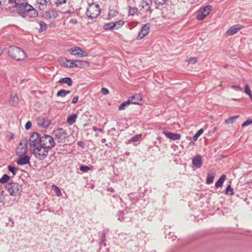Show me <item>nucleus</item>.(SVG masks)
<instances>
[{
  "mask_svg": "<svg viewBox=\"0 0 252 252\" xmlns=\"http://www.w3.org/2000/svg\"><path fill=\"white\" fill-rule=\"evenodd\" d=\"M139 2L140 4L138 14L143 18L149 17L152 12L150 7L151 0H146L145 1H139Z\"/></svg>",
  "mask_w": 252,
  "mask_h": 252,
  "instance_id": "1",
  "label": "nucleus"
},
{
  "mask_svg": "<svg viewBox=\"0 0 252 252\" xmlns=\"http://www.w3.org/2000/svg\"><path fill=\"white\" fill-rule=\"evenodd\" d=\"M8 53L10 57L17 61L23 60L26 57L25 52L21 48L15 46L10 47Z\"/></svg>",
  "mask_w": 252,
  "mask_h": 252,
  "instance_id": "2",
  "label": "nucleus"
},
{
  "mask_svg": "<svg viewBox=\"0 0 252 252\" xmlns=\"http://www.w3.org/2000/svg\"><path fill=\"white\" fill-rule=\"evenodd\" d=\"M55 145L53 136L47 134H43L41 136L40 146L44 148L51 149Z\"/></svg>",
  "mask_w": 252,
  "mask_h": 252,
  "instance_id": "3",
  "label": "nucleus"
},
{
  "mask_svg": "<svg viewBox=\"0 0 252 252\" xmlns=\"http://www.w3.org/2000/svg\"><path fill=\"white\" fill-rule=\"evenodd\" d=\"M100 8L97 4H89L87 9L86 14L91 19L96 18L100 14Z\"/></svg>",
  "mask_w": 252,
  "mask_h": 252,
  "instance_id": "4",
  "label": "nucleus"
},
{
  "mask_svg": "<svg viewBox=\"0 0 252 252\" xmlns=\"http://www.w3.org/2000/svg\"><path fill=\"white\" fill-rule=\"evenodd\" d=\"M48 148H44L41 146H37L33 150V154L39 160L45 159L48 153Z\"/></svg>",
  "mask_w": 252,
  "mask_h": 252,
  "instance_id": "5",
  "label": "nucleus"
},
{
  "mask_svg": "<svg viewBox=\"0 0 252 252\" xmlns=\"http://www.w3.org/2000/svg\"><path fill=\"white\" fill-rule=\"evenodd\" d=\"M5 189L7 190L10 195L16 196L20 193V186L15 182L7 183L5 186Z\"/></svg>",
  "mask_w": 252,
  "mask_h": 252,
  "instance_id": "6",
  "label": "nucleus"
},
{
  "mask_svg": "<svg viewBox=\"0 0 252 252\" xmlns=\"http://www.w3.org/2000/svg\"><path fill=\"white\" fill-rule=\"evenodd\" d=\"M19 15L23 18L29 20L31 18H35L38 16L37 11L32 5L25 11H21Z\"/></svg>",
  "mask_w": 252,
  "mask_h": 252,
  "instance_id": "7",
  "label": "nucleus"
},
{
  "mask_svg": "<svg viewBox=\"0 0 252 252\" xmlns=\"http://www.w3.org/2000/svg\"><path fill=\"white\" fill-rule=\"evenodd\" d=\"M53 135L58 142L62 143L67 137V133L65 130L60 128L53 131Z\"/></svg>",
  "mask_w": 252,
  "mask_h": 252,
  "instance_id": "8",
  "label": "nucleus"
},
{
  "mask_svg": "<svg viewBox=\"0 0 252 252\" xmlns=\"http://www.w3.org/2000/svg\"><path fill=\"white\" fill-rule=\"evenodd\" d=\"M212 9L211 5H208L201 8L198 11L196 18L198 20H202L209 14Z\"/></svg>",
  "mask_w": 252,
  "mask_h": 252,
  "instance_id": "9",
  "label": "nucleus"
},
{
  "mask_svg": "<svg viewBox=\"0 0 252 252\" xmlns=\"http://www.w3.org/2000/svg\"><path fill=\"white\" fill-rule=\"evenodd\" d=\"M41 136L36 132H34L29 139V146L31 147H36L40 145Z\"/></svg>",
  "mask_w": 252,
  "mask_h": 252,
  "instance_id": "10",
  "label": "nucleus"
},
{
  "mask_svg": "<svg viewBox=\"0 0 252 252\" xmlns=\"http://www.w3.org/2000/svg\"><path fill=\"white\" fill-rule=\"evenodd\" d=\"M68 52L71 55L80 57H87L88 56V54L87 52L84 51L77 46L70 48L68 50Z\"/></svg>",
  "mask_w": 252,
  "mask_h": 252,
  "instance_id": "11",
  "label": "nucleus"
},
{
  "mask_svg": "<svg viewBox=\"0 0 252 252\" xmlns=\"http://www.w3.org/2000/svg\"><path fill=\"white\" fill-rule=\"evenodd\" d=\"M150 24L149 23H147L146 24H144L140 31L139 32L138 35L137 37V39L138 40H140L143 38L145 36H146L150 31Z\"/></svg>",
  "mask_w": 252,
  "mask_h": 252,
  "instance_id": "12",
  "label": "nucleus"
},
{
  "mask_svg": "<svg viewBox=\"0 0 252 252\" xmlns=\"http://www.w3.org/2000/svg\"><path fill=\"white\" fill-rule=\"evenodd\" d=\"M37 125L39 127H47L51 124V121L47 117H38L37 119Z\"/></svg>",
  "mask_w": 252,
  "mask_h": 252,
  "instance_id": "13",
  "label": "nucleus"
},
{
  "mask_svg": "<svg viewBox=\"0 0 252 252\" xmlns=\"http://www.w3.org/2000/svg\"><path fill=\"white\" fill-rule=\"evenodd\" d=\"M243 28V26L239 24L231 26L226 32L228 36L232 35L237 33Z\"/></svg>",
  "mask_w": 252,
  "mask_h": 252,
  "instance_id": "14",
  "label": "nucleus"
},
{
  "mask_svg": "<svg viewBox=\"0 0 252 252\" xmlns=\"http://www.w3.org/2000/svg\"><path fill=\"white\" fill-rule=\"evenodd\" d=\"M192 163L196 168H199L202 164V157L200 155L195 156L192 160Z\"/></svg>",
  "mask_w": 252,
  "mask_h": 252,
  "instance_id": "15",
  "label": "nucleus"
},
{
  "mask_svg": "<svg viewBox=\"0 0 252 252\" xmlns=\"http://www.w3.org/2000/svg\"><path fill=\"white\" fill-rule=\"evenodd\" d=\"M163 133L167 138L173 140H179L181 138V135L178 133H173L168 131H163Z\"/></svg>",
  "mask_w": 252,
  "mask_h": 252,
  "instance_id": "16",
  "label": "nucleus"
},
{
  "mask_svg": "<svg viewBox=\"0 0 252 252\" xmlns=\"http://www.w3.org/2000/svg\"><path fill=\"white\" fill-rule=\"evenodd\" d=\"M30 158L28 155L21 156L17 160V163L20 165H26L30 163Z\"/></svg>",
  "mask_w": 252,
  "mask_h": 252,
  "instance_id": "17",
  "label": "nucleus"
},
{
  "mask_svg": "<svg viewBox=\"0 0 252 252\" xmlns=\"http://www.w3.org/2000/svg\"><path fill=\"white\" fill-rule=\"evenodd\" d=\"M58 16V12L55 10L46 11L44 14V17L47 19H56Z\"/></svg>",
  "mask_w": 252,
  "mask_h": 252,
  "instance_id": "18",
  "label": "nucleus"
},
{
  "mask_svg": "<svg viewBox=\"0 0 252 252\" xmlns=\"http://www.w3.org/2000/svg\"><path fill=\"white\" fill-rule=\"evenodd\" d=\"M128 100H130L131 104L141 105L140 102L142 101V97L140 94H136L130 97Z\"/></svg>",
  "mask_w": 252,
  "mask_h": 252,
  "instance_id": "19",
  "label": "nucleus"
},
{
  "mask_svg": "<svg viewBox=\"0 0 252 252\" xmlns=\"http://www.w3.org/2000/svg\"><path fill=\"white\" fill-rule=\"evenodd\" d=\"M36 2V7H38L40 10L45 9L47 6L48 2L47 0H37Z\"/></svg>",
  "mask_w": 252,
  "mask_h": 252,
  "instance_id": "20",
  "label": "nucleus"
},
{
  "mask_svg": "<svg viewBox=\"0 0 252 252\" xmlns=\"http://www.w3.org/2000/svg\"><path fill=\"white\" fill-rule=\"evenodd\" d=\"M30 4L28 3H25L24 4H21V5L17 6V7L15 8L16 11L18 14H20L21 11H26L27 9H28L30 6Z\"/></svg>",
  "mask_w": 252,
  "mask_h": 252,
  "instance_id": "21",
  "label": "nucleus"
},
{
  "mask_svg": "<svg viewBox=\"0 0 252 252\" xmlns=\"http://www.w3.org/2000/svg\"><path fill=\"white\" fill-rule=\"evenodd\" d=\"M19 97L17 94H11L10 99L9 100L10 104L11 106H15L18 103Z\"/></svg>",
  "mask_w": 252,
  "mask_h": 252,
  "instance_id": "22",
  "label": "nucleus"
},
{
  "mask_svg": "<svg viewBox=\"0 0 252 252\" xmlns=\"http://www.w3.org/2000/svg\"><path fill=\"white\" fill-rule=\"evenodd\" d=\"M226 178V175H222L215 183V187L218 188L222 186L223 183Z\"/></svg>",
  "mask_w": 252,
  "mask_h": 252,
  "instance_id": "23",
  "label": "nucleus"
},
{
  "mask_svg": "<svg viewBox=\"0 0 252 252\" xmlns=\"http://www.w3.org/2000/svg\"><path fill=\"white\" fill-rule=\"evenodd\" d=\"M76 62L77 67L83 68L88 66L89 65L88 62L84 60H76Z\"/></svg>",
  "mask_w": 252,
  "mask_h": 252,
  "instance_id": "24",
  "label": "nucleus"
},
{
  "mask_svg": "<svg viewBox=\"0 0 252 252\" xmlns=\"http://www.w3.org/2000/svg\"><path fill=\"white\" fill-rule=\"evenodd\" d=\"M214 176V174L213 172L209 171L207 173L206 183L209 185L212 184L213 182Z\"/></svg>",
  "mask_w": 252,
  "mask_h": 252,
  "instance_id": "25",
  "label": "nucleus"
},
{
  "mask_svg": "<svg viewBox=\"0 0 252 252\" xmlns=\"http://www.w3.org/2000/svg\"><path fill=\"white\" fill-rule=\"evenodd\" d=\"M59 61L62 66L65 67H68L69 60H68L63 57H60L59 59Z\"/></svg>",
  "mask_w": 252,
  "mask_h": 252,
  "instance_id": "26",
  "label": "nucleus"
},
{
  "mask_svg": "<svg viewBox=\"0 0 252 252\" xmlns=\"http://www.w3.org/2000/svg\"><path fill=\"white\" fill-rule=\"evenodd\" d=\"M116 24H114L113 22H111L107 24H105L103 26V29L105 30H111L115 29Z\"/></svg>",
  "mask_w": 252,
  "mask_h": 252,
  "instance_id": "27",
  "label": "nucleus"
},
{
  "mask_svg": "<svg viewBox=\"0 0 252 252\" xmlns=\"http://www.w3.org/2000/svg\"><path fill=\"white\" fill-rule=\"evenodd\" d=\"M70 93V91H66L65 90H59L57 94V96H60V97H64L67 94H69Z\"/></svg>",
  "mask_w": 252,
  "mask_h": 252,
  "instance_id": "28",
  "label": "nucleus"
},
{
  "mask_svg": "<svg viewBox=\"0 0 252 252\" xmlns=\"http://www.w3.org/2000/svg\"><path fill=\"white\" fill-rule=\"evenodd\" d=\"M76 118H77L76 114L71 115L68 117L67 119V122L69 125H72L75 122Z\"/></svg>",
  "mask_w": 252,
  "mask_h": 252,
  "instance_id": "29",
  "label": "nucleus"
},
{
  "mask_svg": "<svg viewBox=\"0 0 252 252\" xmlns=\"http://www.w3.org/2000/svg\"><path fill=\"white\" fill-rule=\"evenodd\" d=\"M128 13L130 15L133 16L134 14L139 15L138 14V10L135 7H128Z\"/></svg>",
  "mask_w": 252,
  "mask_h": 252,
  "instance_id": "30",
  "label": "nucleus"
},
{
  "mask_svg": "<svg viewBox=\"0 0 252 252\" xmlns=\"http://www.w3.org/2000/svg\"><path fill=\"white\" fill-rule=\"evenodd\" d=\"M239 116H234L232 117H230L225 121V124L228 125V124H231L234 123V122L238 118Z\"/></svg>",
  "mask_w": 252,
  "mask_h": 252,
  "instance_id": "31",
  "label": "nucleus"
},
{
  "mask_svg": "<svg viewBox=\"0 0 252 252\" xmlns=\"http://www.w3.org/2000/svg\"><path fill=\"white\" fill-rule=\"evenodd\" d=\"M39 24L40 26V29H39V32H40L45 31L47 28V24L43 21H40L39 22Z\"/></svg>",
  "mask_w": 252,
  "mask_h": 252,
  "instance_id": "32",
  "label": "nucleus"
},
{
  "mask_svg": "<svg viewBox=\"0 0 252 252\" xmlns=\"http://www.w3.org/2000/svg\"><path fill=\"white\" fill-rule=\"evenodd\" d=\"M130 103V100H127L126 101L123 102L119 106V110H123L125 109V107L129 105Z\"/></svg>",
  "mask_w": 252,
  "mask_h": 252,
  "instance_id": "33",
  "label": "nucleus"
},
{
  "mask_svg": "<svg viewBox=\"0 0 252 252\" xmlns=\"http://www.w3.org/2000/svg\"><path fill=\"white\" fill-rule=\"evenodd\" d=\"M10 179V177L7 174H4L2 177L0 179V183L4 184L7 183Z\"/></svg>",
  "mask_w": 252,
  "mask_h": 252,
  "instance_id": "34",
  "label": "nucleus"
},
{
  "mask_svg": "<svg viewBox=\"0 0 252 252\" xmlns=\"http://www.w3.org/2000/svg\"><path fill=\"white\" fill-rule=\"evenodd\" d=\"M225 193L227 195H232L233 194V189L231 187V185H228L226 188Z\"/></svg>",
  "mask_w": 252,
  "mask_h": 252,
  "instance_id": "35",
  "label": "nucleus"
},
{
  "mask_svg": "<svg viewBox=\"0 0 252 252\" xmlns=\"http://www.w3.org/2000/svg\"><path fill=\"white\" fill-rule=\"evenodd\" d=\"M8 169L11 172L13 175H15L16 174V171L19 169L18 168H16L11 165H8Z\"/></svg>",
  "mask_w": 252,
  "mask_h": 252,
  "instance_id": "36",
  "label": "nucleus"
},
{
  "mask_svg": "<svg viewBox=\"0 0 252 252\" xmlns=\"http://www.w3.org/2000/svg\"><path fill=\"white\" fill-rule=\"evenodd\" d=\"M204 130L202 128L200 129L193 136L192 139L193 141L197 140L199 136L203 132Z\"/></svg>",
  "mask_w": 252,
  "mask_h": 252,
  "instance_id": "37",
  "label": "nucleus"
},
{
  "mask_svg": "<svg viewBox=\"0 0 252 252\" xmlns=\"http://www.w3.org/2000/svg\"><path fill=\"white\" fill-rule=\"evenodd\" d=\"M53 186L54 187V190L56 195L58 197L61 196L62 192L60 188L54 185Z\"/></svg>",
  "mask_w": 252,
  "mask_h": 252,
  "instance_id": "38",
  "label": "nucleus"
},
{
  "mask_svg": "<svg viewBox=\"0 0 252 252\" xmlns=\"http://www.w3.org/2000/svg\"><path fill=\"white\" fill-rule=\"evenodd\" d=\"M90 169V167L87 165H82L80 166V171L83 172H86Z\"/></svg>",
  "mask_w": 252,
  "mask_h": 252,
  "instance_id": "39",
  "label": "nucleus"
},
{
  "mask_svg": "<svg viewBox=\"0 0 252 252\" xmlns=\"http://www.w3.org/2000/svg\"><path fill=\"white\" fill-rule=\"evenodd\" d=\"M60 83H66L69 86L72 85V80H59L58 81Z\"/></svg>",
  "mask_w": 252,
  "mask_h": 252,
  "instance_id": "40",
  "label": "nucleus"
},
{
  "mask_svg": "<svg viewBox=\"0 0 252 252\" xmlns=\"http://www.w3.org/2000/svg\"><path fill=\"white\" fill-rule=\"evenodd\" d=\"M187 62L189 64H193L197 62V59L195 57H190L188 60H187Z\"/></svg>",
  "mask_w": 252,
  "mask_h": 252,
  "instance_id": "41",
  "label": "nucleus"
},
{
  "mask_svg": "<svg viewBox=\"0 0 252 252\" xmlns=\"http://www.w3.org/2000/svg\"><path fill=\"white\" fill-rule=\"evenodd\" d=\"M124 215V213L123 211H119L117 215L118 220L121 221H123L124 220V219H123Z\"/></svg>",
  "mask_w": 252,
  "mask_h": 252,
  "instance_id": "42",
  "label": "nucleus"
},
{
  "mask_svg": "<svg viewBox=\"0 0 252 252\" xmlns=\"http://www.w3.org/2000/svg\"><path fill=\"white\" fill-rule=\"evenodd\" d=\"M27 148L28 143L27 140H26L24 146L21 148V153H23L24 154H26L27 152Z\"/></svg>",
  "mask_w": 252,
  "mask_h": 252,
  "instance_id": "43",
  "label": "nucleus"
},
{
  "mask_svg": "<svg viewBox=\"0 0 252 252\" xmlns=\"http://www.w3.org/2000/svg\"><path fill=\"white\" fill-rule=\"evenodd\" d=\"M27 3H28L27 0H17V5H15L13 8H15L17 7V6L21 5V4H24Z\"/></svg>",
  "mask_w": 252,
  "mask_h": 252,
  "instance_id": "44",
  "label": "nucleus"
},
{
  "mask_svg": "<svg viewBox=\"0 0 252 252\" xmlns=\"http://www.w3.org/2000/svg\"><path fill=\"white\" fill-rule=\"evenodd\" d=\"M140 138V135H136L133 137H132L129 140L130 142H137L138 141Z\"/></svg>",
  "mask_w": 252,
  "mask_h": 252,
  "instance_id": "45",
  "label": "nucleus"
},
{
  "mask_svg": "<svg viewBox=\"0 0 252 252\" xmlns=\"http://www.w3.org/2000/svg\"><path fill=\"white\" fill-rule=\"evenodd\" d=\"M74 67H76V60L75 61L69 60L68 67L73 68Z\"/></svg>",
  "mask_w": 252,
  "mask_h": 252,
  "instance_id": "46",
  "label": "nucleus"
},
{
  "mask_svg": "<svg viewBox=\"0 0 252 252\" xmlns=\"http://www.w3.org/2000/svg\"><path fill=\"white\" fill-rule=\"evenodd\" d=\"M117 13H118L117 12V11L116 10H110L109 11V14H108L109 17L110 18V17H113L114 16H115Z\"/></svg>",
  "mask_w": 252,
  "mask_h": 252,
  "instance_id": "47",
  "label": "nucleus"
},
{
  "mask_svg": "<svg viewBox=\"0 0 252 252\" xmlns=\"http://www.w3.org/2000/svg\"><path fill=\"white\" fill-rule=\"evenodd\" d=\"M244 92L248 95H251L252 94L251 91L250 90L249 85L248 84L245 85Z\"/></svg>",
  "mask_w": 252,
  "mask_h": 252,
  "instance_id": "48",
  "label": "nucleus"
},
{
  "mask_svg": "<svg viewBox=\"0 0 252 252\" xmlns=\"http://www.w3.org/2000/svg\"><path fill=\"white\" fill-rule=\"evenodd\" d=\"M114 24H116V27H115V29H118L124 25V22L120 20L117 22H114Z\"/></svg>",
  "mask_w": 252,
  "mask_h": 252,
  "instance_id": "49",
  "label": "nucleus"
},
{
  "mask_svg": "<svg viewBox=\"0 0 252 252\" xmlns=\"http://www.w3.org/2000/svg\"><path fill=\"white\" fill-rule=\"evenodd\" d=\"M251 124H252V120L248 119L242 124V126L244 127Z\"/></svg>",
  "mask_w": 252,
  "mask_h": 252,
  "instance_id": "50",
  "label": "nucleus"
},
{
  "mask_svg": "<svg viewBox=\"0 0 252 252\" xmlns=\"http://www.w3.org/2000/svg\"><path fill=\"white\" fill-rule=\"evenodd\" d=\"M168 0H154V2L157 4L163 5Z\"/></svg>",
  "mask_w": 252,
  "mask_h": 252,
  "instance_id": "51",
  "label": "nucleus"
},
{
  "mask_svg": "<svg viewBox=\"0 0 252 252\" xmlns=\"http://www.w3.org/2000/svg\"><path fill=\"white\" fill-rule=\"evenodd\" d=\"M100 244H103L104 246H105L106 245V244L105 243V234L104 233L102 234Z\"/></svg>",
  "mask_w": 252,
  "mask_h": 252,
  "instance_id": "52",
  "label": "nucleus"
},
{
  "mask_svg": "<svg viewBox=\"0 0 252 252\" xmlns=\"http://www.w3.org/2000/svg\"><path fill=\"white\" fill-rule=\"evenodd\" d=\"M101 93L104 95H106L109 93V90L105 88H102L101 89Z\"/></svg>",
  "mask_w": 252,
  "mask_h": 252,
  "instance_id": "53",
  "label": "nucleus"
},
{
  "mask_svg": "<svg viewBox=\"0 0 252 252\" xmlns=\"http://www.w3.org/2000/svg\"><path fill=\"white\" fill-rule=\"evenodd\" d=\"M32 126V123L30 121H28L25 125V128L27 130L29 129Z\"/></svg>",
  "mask_w": 252,
  "mask_h": 252,
  "instance_id": "54",
  "label": "nucleus"
},
{
  "mask_svg": "<svg viewBox=\"0 0 252 252\" xmlns=\"http://www.w3.org/2000/svg\"><path fill=\"white\" fill-rule=\"evenodd\" d=\"M78 98H79V97L78 95L74 96L72 100V102H71L72 103L75 104V103H77V102L78 101Z\"/></svg>",
  "mask_w": 252,
  "mask_h": 252,
  "instance_id": "55",
  "label": "nucleus"
},
{
  "mask_svg": "<svg viewBox=\"0 0 252 252\" xmlns=\"http://www.w3.org/2000/svg\"><path fill=\"white\" fill-rule=\"evenodd\" d=\"M126 234H121L119 235V238L121 240L125 239H126Z\"/></svg>",
  "mask_w": 252,
  "mask_h": 252,
  "instance_id": "56",
  "label": "nucleus"
},
{
  "mask_svg": "<svg viewBox=\"0 0 252 252\" xmlns=\"http://www.w3.org/2000/svg\"><path fill=\"white\" fill-rule=\"evenodd\" d=\"M69 23H71V24H76L77 23V20L76 19H71L70 21H69Z\"/></svg>",
  "mask_w": 252,
  "mask_h": 252,
  "instance_id": "57",
  "label": "nucleus"
},
{
  "mask_svg": "<svg viewBox=\"0 0 252 252\" xmlns=\"http://www.w3.org/2000/svg\"><path fill=\"white\" fill-rule=\"evenodd\" d=\"M169 236H170V237L172 238V241L175 240L177 238V237L176 236L174 235L173 233H170L169 234Z\"/></svg>",
  "mask_w": 252,
  "mask_h": 252,
  "instance_id": "58",
  "label": "nucleus"
},
{
  "mask_svg": "<svg viewBox=\"0 0 252 252\" xmlns=\"http://www.w3.org/2000/svg\"><path fill=\"white\" fill-rule=\"evenodd\" d=\"M8 2L10 4L15 3V5H17V0H8Z\"/></svg>",
  "mask_w": 252,
  "mask_h": 252,
  "instance_id": "59",
  "label": "nucleus"
},
{
  "mask_svg": "<svg viewBox=\"0 0 252 252\" xmlns=\"http://www.w3.org/2000/svg\"><path fill=\"white\" fill-rule=\"evenodd\" d=\"M2 191H0V202H2L4 200V198L2 197Z\"/></svg>",
  "mask_w": 252,
  "mask_h": 252,
  "instance_id": "60",
  "label": "nucleus"
},
{
  "mask_svg": "<svg viewBox=\"0 0 252 252\" xmlns=\"http://www.w3.org/2000/svg\"><path fill=\"white\" fill-rule=\"evenodd\" d=\"M232 88H238L239 89L240 91H242V89L239 87V86H237V85H232Z\"/></svg>",
  "mask_w": 252,
  "mask_h": 252,
  "instance_id": "61",
  "label": "nucleus"
},
{
  "mask_svg": "<svg viewBox=\"0 0 252 252\" xmlns=\"http://www.w3.org/2000/svg\"><path fill=\"white\" fill-rule=\"evenodd\" d=\"M93 130H94V131H102V129H101L97 128H96V127H93Z\"/></svg>",
  "mask_w": 252,
  "mask_h": 252,
  "instance_id": "62",
  "label": "nucleus"
},
{
  "mask_svg": "<svg viewBox=\"0 0 252 252\" xmlns=\"http://www.w3.org/2000/svg\"><path fill=\"white\" fill-rule=\"evenodd\" d=\"M105 146L110 147L111 146H112V143H106Z\"/></svg>",
  "mask_w": 252,
  "mask_h": 252,
  "instance_id": "63",
  "label": "nucleus"
},
{
  "mask_svg": "<svg viewBox=\"0 0 252 252\" xmlns=\"http://www.w3.org/2000/svg\"><path fill=\"white\" fill-rule=\"evenodd\" d=\"M101 141L102 143H104L106 142V140L105 138H103L101 139Z\"/></svg>",
  "mask_w": 252,
  "mask_h": 252,
  "instance_id": "64",
  "label": "nucleus"
}]
</instances>
